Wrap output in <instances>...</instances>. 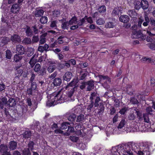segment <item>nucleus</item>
Returning a JSON list of instances; mask_svg holds the SVG:
<instances>
[{"label": "nucleus", "mask_w": 155, "mask_h": 155, "mask_svg": "<svg viewBox=\"0 0 155 155\" xmlns=\"http://www.w3.org/2000/svg\"><path fill=\"white\" fill-rule=\"evenodd\" d=\"M76 84L74 81H71L69 83L66 87V88L68 87H72L70 88L71 90L66 93V94L63 93L61 91H60L55 96L53 94L48 95V101L47 105L49 107L54 106L58 104H61L65 101H74L73 94L76 88L75 86Z\"/></svg>", "instance_id": "1"}, {"label": "nucleus", "mask_w": 155, "mask_h": 155, "mask_svg": "<svg viewBox=\"0 0 155 155\" xmlns=\"http://www.w3.org/2000/svg\"><path fill=\"white\" fill-rule=\"evenodd\" d=\"M100 79V81L102 83V85L105 88L108 89L109 86L107 83L111 81L110 78L107 76L100 75L98 76Z\"/></svg>", "instance_id": "2"}, {"label": "nucleus", "mask_w": 155, "mask_h": 155, "mask_svg": "<svg viewBox=\"0 0 155 155\" xmlns=\"http://www.w3.org/2000/svg\"><path fill=\"white\" fill-rule=\"evenodd\" d=\"M124 151V147L122 145H118V146L113 147L111 150V155H118L120 154V152L121 153Z\"/></svg>", "instance_id": "3"}, {"label": "nucleus", "mask_w": 155, "mask_h": 155, "mask_svg": "<svg viewBox=\"0 0 155 155\" xmlns=\"http://www.w3.org/2000/svg\"><path fill=\"white\" fill-rule=\"evenodd\" d=\"M131 37L134 38H140L141 40H144L145 37L143 35L141 31H137L134 29L133 31V34Z\"/></svg>", "instance_id": "4"}, {"label": "nucleus", "mask_w": 155, "mask_h": 155, "mask_svg": "<svg viewBox=\"0 0 155 155\" xmlns=\"http://www.w3.org/2000/svg\"><path fill=\"white\" fill-rule=\"evenodd\" d=\"M49 65L48 67L47 70L50 73H52L56 69L58 64L57 61H51L49 62Z\"/></svg>", "instance_id": "5"}, {"label": "nucleus", "mask_w": 155, "mask_h": 155, "mask_svg": "<svg viewBox=\"0 0 155 155\" xmlns=\"http://www.w3.org/2000/svg\"><path fill=\"white\" fill-rule=\"evenodd\" d=\"M140 150L138 151V155H149V152L147 150V148L144 146H141L140 147Z\"/></svg>", "instance_id": "6"}, {"label": "nucleus", "mask_w": 155, "mask_h": 155, "mask_svg": "<svg viewBox=\"0 0 155 155\" xmlns=\"http://www.w3.org/2000/svg\"><path fill=\"white\" fill-rule=\"evenodd\" d=\"M11 40L14 43H19L21 41V39L20 36L16 34L11 36Z\"/></svg>", "instance_id": "7"}, {"label": "nucleus", "mask_w": 155, "mask_h": 155, "mask_svg": "<svg viewBox=\"0 0 155 155\" xmlns=\"http://www.w3.org/2000/svg\"><path fill=\"white\" fill-rule=\"evenodd\" d=\"M16 53L20 54H23L25 52V49L24 47L20 45H18L16 48Z\"/></svg>", "instance_id": "8"}, {"label": "nucleus", "mask_w": 155, "mask_h": 155, "mask_svg": "<svg viewBox=\"0 0 155 155\" xmlns=\"http://www.w3.org/2000/svg\"><path fill=\"white\" fill-rule=\"evenodd\" d=\"M147 33L151 36H155V27L149 26L147 31Z\"/></svg>", "instance_id": "9"}, {"label": "nucleus", "mask_w": 155, "mask_h": 155, "mask_svg": "<svg viewBox=\"0 0 155 155\" xmlns=\"http://www.w3.org/2000/svg\"><path fill=\"white\" fill-rule=\"evenodd\" d=\"M49 48V46L48 44H45L44 45L39 46L38 48V51L42 53L44 51H48V49Z\"/></svg>", "instance_id": "10"}, {"label": "nucleus", "mask_w": 155, "mask_h": 155, "mask_svg": "<svg viewBox=\"0 0 155 155\" xmlns=\"http://www.w3.org/2000/svg\"><path fill=\"white\" fill-rule=\"evenodd\" d=\"M10 39L8 37H2L0 38V46H2L7 44L10 41Z\"/></svg>", "instance_id": "11"}, {"label": "nucleus", "mask_w": 155, "mask_h": 155, "mask_svg": "<svg viewBox=\"0 0 155 155\" xmlns=\"http://www.w3.org/2000/svg\"><path fill=\"white\" fill-rule=\"evenodd\" d=\"M20 8L18 4H14L12 5L11 8V11L13 13H16L20 10Z\"/></svg>", "instance_id": "12"}, {"label": "nucleus", "mask_w": 155, "mask_h": 155, "mask_svg": "<svg viewBox=\"0 0 155 155\" xmlns=\"http://www.w3.org/2000/svg\"><path fill=\"white\" fill-rule=\"evenodd\" d=\"M130 20L129 16L126 15H122L119 18L120 21L121 22L125 23L129 21Z\"/></svg>", "instance_id": "13"}, {"label": "nucleus", "mask_w": 155, "mask_h": 155, "mask_svg": "<svg viewBox=\"0 0 155 155\" xmlns=\"http://www.w3.org/2000/svg\"><path fill=\"white\" fill-rule=\"evenodd\" d=\"M72 77V74L70 72H67L63 76L64 80L67 81H69L71 78Z\"/></svg>", "instance_id": "14"}, {"label": "nucleus", "mask_w": 155, "mask_h": 155, "mask_svg": "<svg viewBox=\"0 0 155 155\" xmlns=\"http://www.w3.org/2000/svg\"><path fill=\"white\" fill-rule=\"evenodd\" d=\"M86 85L87 86V90L90 91L94 88V82L91 81H88L86 82Z\"/></svg>", "instance_id": "15"}, {"label": "nucleus", "mask_w": 155, "mask_h": 155, "mask_svg": "<svg viewBox=\"0 0 155 155\" xmlns=\"http://www.w3.org/2000/svg\"><path fill=\"white\" fill-rule=\"evenodd\" d=\"M8 150L7 146L4 144H1L0 146V152L3 153V154H5L7 153H9L7 152Z\"/></svg>", "instance_id": "16"}, {"label": "nucleus", "mask_w": 155, "mask_h": 155, "mask_svg": "<svg viewBox=\"0 0 155 155\" xmlns=\"http://www.w3.org/2000/svg\"><path fill=\"white\" fill-rule=\"evenodd\" d=\"M16 104V101L14 98H10L8 101L7 105L10 107H12Z\"/></svg>", "instance_id": "17"}, {"label": "nucleus", "mask_w": 155, "mask_h": 155, "mask_svg": "<svg viewBox=\"0 0 155 155\" xmlns=\"http://www.w3.org/2000/svg\"><path fill=\"white\" fill-rule=\"evenodd\" d=\"M48 32H46L41 35L40 37V39L39 41V44L41 45L43 44L46 42L45 37L47 35Z\"/></svg>", "instance_id": "18"}, {"label": "nucleus", "mask_w": 155, "mask_h": 155, "mask_svg": "<svg viewBox=\"0 0 155 155\" xmlns=\"http://www.w3.org/2000/svg\"><path fill=\"white\" fill-rule=\"evenodd\" d=\"M144 17L145 21L143 23V25L144 26L146 27L148 26L150 21V19H149L148 14L147 13H145L144 15Z\"/></svg>", "instance_id": "19"}, {"label": "nucleus", "mask_w": 155, "mask_h": 155, "mask_svg": "<svg viewBox=\"0 0 155 155\" xmlns=\"http://www.w3.org/2000/svg\"><path fill=\"white\" fill-rule=\"evenodd\" d=\"M62 83V81L59 78H56L53 80V84L54 86H60Z\"/></svg>", "instance_id": "20"}, {"label": "nucleus", "mask_w": 155, "mask_h": 155, "mask_svg": "<svg viewBox=\"0 0 155 155\" xmlns=\"http://www.w3.org/2000/svg\"><path fill=\"white\" fill-rule=\"evenodd\" d=\"M141 7H142L143 9H146L149 7L148 3L147 1L146 0H142L141 1Z\"/></svg>", "instance_id": "21"}, {"label": "nucleus", "mask_w": 155, "mask_h": 155, "mask_svg": "<svg viewBox=\"0 0 155 155\" xmlns=\"http://www.w3.org/2000/svg\"><path fill=\"white\" fill-rule=\"evenodd\" d=\"M9 148L12 150H14L16 148L17 145V143L14 141H11L9 142Z\"/></svg>", "instance_id": "22"}, {"label": "nucleus", "mask_w": 155, "mask_h": 155, "mask_svg": "<svg viewBox=\"0 0 155 155\" xmlns=\"http://www.w3.org/2000/svg\"><path fill=\"white\" fill-rule=\"evenodd\" d=\"M44 11L41 9H38L36 11L35 14V16L36 17L41 16L43 14Z\"/></svg>", "instance_id": "23"}, {"label": "nucleus", "mask_w": 155, "mask_h": 155, "mask_svg": "<svg viewBox=\"0 0 155 155\" xmlns=\"http://www.w3.org/2000/svg\"><path fill=\"white\" fill-rule=\"evenodd\" d=\"M25 33L26 35L28 37L31 36L33 34V32L30 28L29 27H27L26 28Z\"/></svg>", "instance_id": "24"}, {"label": "nucleus", "mask_w": 155, "mask_h": 155, "mask_svg": "<svg viewBox=\"0 0 155 155\" xmlns=\"http://www.w3.org/2000/svg\"><path fill=\"white\" fill-rule=\"evenodd\" d=\"M127 14L131 18H134L137 15V13L134 9L129 10Z\"/></svg>", "instance_id": "25"}, {"label": "nucleus", "mask_w": 155, "mask_h": 155, "mask_svg": "<svg viewBox=\"0 0 155 155\" xmlns=\"http://www.w3.org/2000/svg\"><path fill=\"white\" fill-rule=\"evenodd\" d=\"M85 18H83L78 21H77V25L78 26V27L80 26L83 25L85 23Z\"/></svg>", "instance_id": "26"}, {"label": "nucleus", "mask_w": 155, "mask_h": 155, "mask_svg": "<svg viewBox=\"0 0 155 155\" xmlns=\"http://www.w3.org/2000/svg\"><path fill=\"white\" fill-rule=\"evenodd\" d=\"M37 62L36 59L34 58V55L31 59L29 63L30 64L31 67L32 68Z\"/></svg>", "instance_id": "27"}, {"label": "nucleus", "mask_w": 155, "mask_h": 155, "mask_svg": "<svg viewBox=\"0 0 155 155\" xmlns=\"http://www.w3.org/2000/svg\"><path fill=\"white\" fill-rule=\"evenodd\" d=\"M31 133L30 130L25 131L24 133H23L22 135L24 138H28L31 137Z\"/></svg>", "instance_id": "28"}, {"label": "nucleus", "mask_w": 155, "mask_h": 155, "mask_svg": "<svg viewBox=\"0 0 155 155\" xmlns=\"http://www.w3.org/2000/svg\"><path fill=\"white\" fill-rule=\"evenodd\" d=\"M69 25V23L68 21L62 22L61 27L63 29H67L68 28Z\"/></svg>", "instance_id": "29"}, {"label": "nucleus", "mask_w": 155, "mask_h": 155, "mask_svg": "<svg viewBox=\"0 0 155 155\" xmlns=\"http://www.w3.org/2000/svg\"><path fill=\"white\" fill-rule=\"evenodd\" d=\"M97 94L96 93L94 92L91 94V96L90 97V102H94L93 101V100H95L97 99V97H98Z\"/></svg>", "instance_id": "30"}, {"label": "nucleus", "mask_w": 155, "mask_h": 155, "mask_svg": "<svg viewBox=\"0 0 155 155\" xmlns=\"http://www.w3.org/2000/svg\"><path fill=\"white\" fill-rule=\"evenodd\" d=\"M134 4L135 8L136 9H139L141 7V2L135 0L134 2Z\"/></svg>", "instance_id": "31"}, {"label": "nucleus", "mask_w": 155, "mask_h": 155, "mask_svg": "<svg viewBox=\"0 0 155 155\" xmlns=\"http://www.w3.org/2000/svg\"><path fill=\"white\" fill-rule=\"evenodd\" d=\"M77 18L75 16H74L68 21L70 25L75 24L77 23Z\"/></svg>", "instance_id": "32"}, {"label": "nucleus", "mask_w": 155, "mask_h": 155, "mask_svg": "<svg viewBox=\"0 0 155 155\" xmlns=\"http://www.w3.org/2000/svg\"><path fill=\"white\" fill-rule=\"evenodd\" d=\"M22 58V56L19 54H16L14 56V61L16 62H17L21 60Z\"/></svg>", "instance_id": "33"}, {"label": "nucleus", "mask_w": 155, "mask_h": 155, "mask_svg": "<svg viewBox=\"0 0 155 155\" xmlns=\"http://www.w3.org/2000/svg\"><path fill=\"white\" fill-rule=\"evenodd\" d=\"M114 26V24L112 22H107L105 25V27L106 28H112Z\"/></svg>", "instance_id": "34"}, {"label": "nucleus", "mask_w": 155, "mask_h": 155, "mask_svg": "<svg viewBox=\"0 0 155 155\" xmlns=\"http://www.w3.org/2000/svg\"><path fill=\"white\" fill-rule=\"evenodd\" d=\"M69 125L70 124L69 123L64 122L61 124V128L62 130L66 129L69 127Z\"/></svg>", "instance_id": "35"}, {"label": "nucleus", "mask_w": 155, "mask_h": 155, "mask_svg": "<svg viewBox=\"0 0 155 155\" xmlns=\"http://www.w3.org/2000/svg\"><path fill=\"white\" fill-rule=\"evenodd\" d=\"M98 11L100 13H104L106 12V7L105 6L103 5L99 7L98 9Z\"/></svg>", "instance_id": "36"}, {"label": "nucleus", "mask_w": 155, "mask_h": 155, "mask_svg": "<svg viewBox=\"0 0 155 155\" xmlns=\"http://www.w3.org/2000/svg\"><path fill=\"white\" fill-rule=\"evenodd\" d=\"M41 69V66L40 64H37L34 68V71L36 72H38Z\"/></svg>", "instance_id": "37"}, {"label": "nucleus", "mask_w": 155, "mask_h": 155, "mask_svg": "<svg viewBox=\"0 0 155 155\" xmlns=\"http://www.w3.org/2000/svg\"><path fill=\"white\" fill-rule=\"evenodd\" d=\"M6 58L8 59H10L12 56L11 52L9 50H7L6 51Z\"/></svg>", "instance_id": "38"}, {"label": "nucleus", "mask_w": 155, "mask_h": 155, "mask_svg": "<svg viewBox=\"0 0 155 155\" xmlns=\"http://www.w3.org/2000/svg\"><path fill=\"white\" fill-rule=\"evenodd\" d=\"M40 21L42 24L46 23L48 21V18L45 16H42L40 19Z\"/></svg>", "instance_id": "39"}, {"label": "nucleus", "mask_w": 155, "mask_h": 155, "mask_svg": "<svg viewBox=\"0 0 155 155\" xmlns=\"http://www.w3.org/2000/svg\"><path fill=\"white\" fill-rule=\"evenodd\" d=\"M22 43L25 44H29L31 43V40L29 38H26L22 41Z\"/></svg>", "instance_id": "40"}, {"label": "nucleus", "mask_w": 155, "mask_h": 155, "mask_svg": "<svg viewBox=\"0 0 155 155\" xmlns=\"http://www.w3.org/2000/svg\"><path fill=\"white\" fill-rule=\"evenodd\" d=\"M84 118V116L83 114H80L78 115L76 120V122H79L83 120Z\"/></svg>", "instance_id": "41"}, {"label": "nucleus", "mask_w": 155, "mask_h": 155, "mask_svg": "<svg viewBox=\"0 0 155 155\" xmlns=\"http://www.w3.org/2000/svg\"><path fill=\"white\" fill-rule=\"evenodd\" d=\"M29 149L28 148H25L23 151L22 155H30Z\"/></svg>", "instance_id": "42"}, {"label": "nucleus", "mask_w": 155, "mask_h": 155, "mask_svg": "<svg viewBox=\"0 0 155 155\" xmlns=\"http://www.w3.org/2000/svg\"><path fill=\"white\" fill-rule=\"evenodd\" d=\"M96 22L97 24L99 25H103L105 23L104 20L102 18H99L97 20Z\"/></svg>", "instance_id": "43"}, {"label": "nucleus", "mask_w": 155, "mask_h": 155, "mask_svg": "<svg viewBox=\"0 0 155 155\" xmlns=\"http://www.w3.org/2000/svg\"><path fill=\"white\" fill-rule=\"evenodd\" d=\"M143 116L144 121L147 123H149L150 120L148 114L146 113L143 114Z\"/></svg>", "instance_id": "44"}, {"label": "nucleus", "mask_w": 155, "mask_h": 155, "mask_svg": "<svg viewBox=\"0 0 155 155\" xmlns=\"http://www.w3.org/2000/svg\"><path fill=\"white\" fill-rule=\"evenodd\" d=\"M126 123L124 120H121L118 126V128L121 129L124 126Z\"/></svg>", "instance_id": "45"}, {"label": "nucleus", "mask_w": 155, "mask_h": 155, "mask_svg": "<svg viewBox=\"0 0 155 155\" xmlns=\"http://www.w3.org/2000/svg\"><path fill=\"white\" fill-rule=\"evenodd\" d=\"M34 49L32 48H29L27 51V55L30 57L33 55L34 54Z\"/></svg>", "instance_id": "46"}, {"label": "nucleus", "mask_w": 155, "mask_h": 155, "mask_svg": "<svg viewBox=\"0 0 155 155\" xmlns=\"http://www.w3.org/2000/svg\"><path fill=\"white\" fill-rule=\"evenodd\" d=\"M84 18H85V22L87 21L88 23L90 24L93 23V21L91 17H87V16H85Z\"/></svg>", "instance_id": "47"}, {"label": "nucleus", "mask_w": 155, "mask_h": 155, "mask_svg": "<svg viewBox=\"0 0 155 155\" xmlns=\"http://www.w3.org/2000/svg\"><path fill=\"white\" fill-rule=\"evenodd\" d=\"M64 37L62 36H60L58 39V41L56 42L59 44H62L64 42V41L63 39Z\"/></svg>", "instance_id": "48"}, {"label": "nucleus", "mask_w": 155, "mask_h": 155, "mask_svg": "<svg viewBox=\"0 0 155 155\" xmlns=\"http://www.w3.org/2000/svg\"><path fill=\"white\" fill-rule=\"evenodd\" d=\"M130 102L133 104H136L138 103V101L137 99L134 97H132L130 98Z\"/></svg>", "instance_id": "49"}, {"label": "nucleus", "mask_w": 155, "mask_h": 155, "mask_svg": "<svg viewBox=\"0 0 155 155\" xmlns=\"http://www.w3.org/2000/svg\"><path fill=\"white\" fill-rule=\"evenodd\" d=\"M144 21V19L142 17H140L138 20V25L137 26L139 27H140L142 28L141 27V25L142 23V22Z\"/></svg>", "instance_id": "50"}, {"label": "nucleus", "mask_w": 155, "mask_h": 155, "mask_svg": "<svg viewBox=\"0 0 155 155\" xmlns=\"http://www.w3.org/2000/svg\"><path fill=\"white\" fill-rule=\"evenodd\" d=\"M76 118V115L74 114H71L68 117V119L70 121H72L74 120Z\"/></svg>", "instance_id": "51"}, {"label": "nucleus", "mask_w": 155, "mask_h": 155, "mask_svg": "<svg viewBox=\"0 0 155 155\" xmlns=\"http://www.w3.org/2000/svg\"><path fill=\"white\" fill-rule=\"evenodd\" d=\"M128 118L130 120H134L136 118V116L134 114L132 113L129 115Z\"/></svg>", "instance_id": "52"}, {"label": "nucleus", "mask_w": 155, "mask_h": 155, "mask_svg": "<svg viewBox=\"0 0 155 155\" xmlns=\"http://www.w3.org/2000/svg\"><path fill=\"white\" fill-rule=\"evenodd\" d=\"M70 139L71 141L74 142H76L78 139V137L74 136H71L70 137Z\"/></svg>", "instance_id": "53"}, {"label": "nucleus", "mask_w": 155, "mask_h": 155, "mask_svg": "<svg viewBox=\"0 0 155 155\" xmlns=\"http://www.w3.org/2000/svg\"><path fill=\"white\" fill-rule=\"evenodd\" d=\"M100 101V99L99 97L97 98V99L95 100L94 104L95 107H97L99 106V103Z\"/></svg>", "instance_id": "54"}, {"label": "nucleus", "mask_w": 155, "mask_h": 155, "mask_svg": "<svg viewBox=\"0 0 155 155\" xmlns=\"http://www.w3.org/2000/svg\"><path fill=\"white\" fill-rule=\"evenodd\" d=\"M148 47L151 49L153 50H155V42L149 43L148 45Z\"/></svg>", "instance_id": "55"}, {"label": "nucleus", "mask_w": 155, "mask_h": 155, "mask_svg": "<svg viewBox=\"0 0 155 155\" xmlns=\"http://www.w3.org/2000/svg\"><path fill=\"white\" fill-rule=\"evenodd\" d=\"M86 86V82H82L79 85L80 88L82 90L83 89L85 88Z\"/></svg>", "instance_id": "56"}, {"label": "nucleus", "mask_w": 155, "mask_h": 155, "mask_svg": "<svg viewBox=\"0 0 155 155\" xmlns=\"http://www.w3.org/2000/svg\"><path fill=\"white\" fill-rule=\"evenodd\" d=\"M152 36H150L147 37L146 40L148 42H155V39L153 40L152 38Z\"/></svg>", "instance_id": "57"}, {"label": "nucleus", "mask_w": 155, "mask_h": 155, "mask_svg": "<svg viewBox=\"0 0 155 155\" xmlns=\"http://www.w3.org/2000/svg\"><path fill=\"white\" fill-rule=\"evenodd\" d=\"M146 112L149 114H152V112L153 110L152 109V108L150 107H149L146 108Z\"/></svg>", "instance_id": "58"}, {"label": "nucleus", "mask_w": 155, "mask_h": 155, "mask_svg": "<svg viewBox=\"0 0 155 155\" xmlns=\"http://www.w3.org/2000/svg\"><path fill=\"white\" fill-rule=\"evenodd\" d=\"M39 74L41 75H44L46 74V69L44 68H42L41 69H40V71L39 72Z\"/></svg>", "instance_id": "59"}, {"label": "nucleus", "mask_w": 155, "mask_h": 155, "mask_svg": "<svg viewBox=\"0 0 155 155\" xmlns=\"http://www.w3.org/2000/svg\"><path fill=\"white\" fill-rule=\"evenodd\" d=\"M91 102V104L88 106L87 108V110H88L89 112H90L91 111V109L93 106V104L94 103V102Z\"/></svg>", "instance_id": "60"}, {"label": "nucleus", "mask_w": 155, "mask_h": 155, "mask_svg": "<svg viewBox=\"0 0 155 155\" xmlns=\"http://www.w3.org/2000/svg\"><path fill=\"white\" fill-rule=\"evenodd\" d=\"M34 144V143L33 141H30L29 142L28 144V147L31 150L33 149V146Z\"/></svg>", "instance_id": "61"}, {"label": "nucleus", "mask_w": 155, "mask_h": 155, "mask_svg": "<svg viewBox=\"0 0 155 155\" xmlns=\"http://www.w3.org/2000/svg\"><path fill=\"white\" fill-rule=\"evenodd\" d=\"M39 39L38 36H34L33 37L32 41L34 42H37L39 40Z\"/></svg>", "instance_id": "62"}, {"label": "nucleus", "mask_w": 155, "mask_h": 155, "mask_svg": "<svg viewBox=\"0 0 155 155\" xmlns=\"http://www.w3.org/2000/svg\"><path fill=\"white\" fill-rule=\"evenodd\" d=\"M22 113L23 114H25L27 111V106H24L22 107Z\"/></svg>", "instance_id": "63"}, {"label": "nucleus", "mask_w": 155, "mask_h": 155, "mask_svg": "<svg viewBox=\"0 0 155 155\" xmlns=\"http://www.w3.org/2000/svg\"><path fill=\"white\" fill-rule=\"evenodd\" d=\"M150 24L153 26H155V19L153 18H150Z\"/></svg>", "instance_id": "64"}]
</instances>
